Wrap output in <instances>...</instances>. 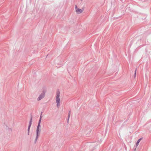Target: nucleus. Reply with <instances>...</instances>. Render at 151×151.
Returning <instances> with one entry per match:
<instances>
[{
    "mask_svg": "<svg viewBox=\"0 0 151 151\" xmlns=\"http://www.w3.org/2000/svg\"><path fill=\"white\" fill-rule=\"evenodd\" d=\"M41 118H42V117H41V116L40 118V120H39V122H38V125L37 126V130H36L37 136H36V140H37V139L38 138V137L39 135V133L40 131V127L41 121Z\"/></svg>",
    "mask_w": 151,
    "mask_h": 151,
    "instance_id": "nucleus-1",
    "label": "nucleus"
},
{
    "mask_svg": "<svg viewBox=\"0 0 151 151\" xmlns=\"http://www.w3.org/2000/svg\"><path fill=\"white\" fill-rule=\"evenodd\" d=\"M60 93L59 92H58L56 94V101L57 103V106L58 108H59L60 103Z\"/></svg>",
    "mask_w": 151,
    "mask_h": 151,
    "instance_id": "nucleus-2",
    "label": "nucleus"
},
{
    "mask_svg": "<svg viewBox=\"0 0 151 151\" xmlns=\"http://www.w3.org/2000/svg\"><path fill=\"white\" fill-rule=\"evenodd\" d=\"M76 12L77 14H80L83 11V8L80 9L78 8L76 6Z\"/></svg>",
    "mask_w": 151,
    "mask_h": 151,
    "instance_id": "nucleus-3",
    "label": "nucleus"
},
{
    "mask_svg": "<svg viewBox=\"0 0 151 151\" xmlns=\"http://www.w3.org/2000/svg\"><path fill=\"white\" fill-rule=\"evenodd\" d=\"M45 92L41 93L37 99V100L39 101L43 98L45 96Z\"/></svg>",
    "mask_w": 151,
    "mask_h": 151,
    "instance_id": "nucleus-4",
    "label": "nucleus"
},
{
    "mask_svg": "<svg viewBox=\"0 0 151 151\" xmlns=\"http://www.w3.org/2000/svg\"><path fill=\"white\" fill-rule=\"evenodd\" d=\"M141 139H142L140 138V139H139L137 140V141L136 143V147H137V146L138 145L139 143L140 142V141L141 140Z\"/></svg>",
    "mask_w": 151,
    "mask_h": 151,
    "instance_id": "nucleus-5",
    "label": "nucleus"
},
{
    "mask_svg": "<svg viewBox=\"0 0 151 151\" xmlns=\"http://www.w3.org/2000/svg\"><path fill=\"white\" fill-rule=\"evenodd\" d=\"M32 119H31L30 120V122H29V126H31V125L32 124Z\"/></svg>",
    "mask_w": 151,
    "mask_h": 151,
    "instance_id": "nucleus-6",
    "label": "nucleus"
},
{
    "mask_svg": "<svg viewBox=\"0 0 151 151\" xmlns=\"http://www.w3.org/2000/svg\"><path fill=\"white\" fill-rule=\"evenodd\" d=\"M30 126H29L28 128V133L29 132V129L30 128Z\"/></svg>",
    "mask_w": 151,
    "mask_h": 151,
    "instance_id": "nucleus-7",
    "label": "nucleus"
}]
</instances>
